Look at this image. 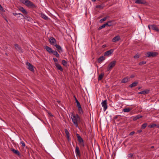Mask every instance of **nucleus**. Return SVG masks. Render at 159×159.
<instances>
[{
  "instance_id": "2eb2a0df",
  "label": "nucleus",
  "mask_w": 159,
  "mask_h": 159,
  "mask_svg": "<svg viewBox=\"0 0 159 159\" xmlns=\"http://www.w3.org/2000/svg\"><path fill=\"white\" fill-rule=\"evenodd\" d=\"M150 91V90L148 89H147L143 91L140 92H139L138 93V94H143L144 95H145L146 94H147L149 93Z\"/></svg>"
},
{
  "instance_id": "1a4fd4ad",
  "label": "nucleus",
  "mask_w": 159,
  "mask_h": 159,
  "mask_svg": "<svg viewBox=\"0 0 159 159\" xmlns=\"http://www.w3.org/2000/svg\"><path fill=\"white\" fill-rule=\"evenodd\" d=\"M50 43L53 45H54L56 43V40L55 39L52 37H51L49 39Z\"/></svg>"
},
{
  "instance_id": "20e7f679",
  "label": "nucleus",
  "mask_w": 159,
  "mask_h": 159,
  "mask_svg": "<svg viewBox=\"0 0 159 159\" xmlns=\"http://www.w3.org/2000/svg\"><path fill=\"white\" fill-rule=\"evenodd\" d=\"M116 63V61L114 60L111 61L109 64L107 68V70H111L114 67Z\"/></svg>"
},
{
  "instance_id": "7ed1b4c3",
  "label": "nucleus",
  "mask_w": 159,
  "mask_h": 159,
  "mask_svg": "<svg viewBox=\"0 0 159 159\" xmlns=\"http://www.w3.org/2000/svg\"><path fill=\"white\" fill-rule=\"evenodd\" d=\"M76 137L77 138L78 141L79 142V144L80 146L84 147V141L82 138L80 136V135L77 134H76Z\"/></svg>"
},
{
  "instance_id": "6e6d98bb",
  "label": "nucleus",
  "mask_w": 159,
  "mask_h": 159,
  "mask_svg": "<svg viewBox=\"0 0 159 159\" xmlns=\"http://www.w3.org/2000/svg\"><path fill=\"white\" fill-rule=\"evenodd\" d=\"M141 87H139L138 88V89H141Z\"/></svg>"
},
{
  "instance_id": "423d86ee",
  "label": "nucleus",
  "mask_w": 159,
  "mask_h": 159,
  "mask_svg": "<svg viewBox=\"0 0 159 159\" xmlns=\"http://www.w3.org/2000/svg\"><path fill=\"white\" fill-rule=\"evenodd\" d=\"M148 27L149 29L150 30L151 29H152L156 31H158L159 29L157 28V25H148Z\"/></svg>"
},
{
  "instance_id": "f03ea898",
  "label": "nucleus",
  "mask_w": 159,
  "mask_h": 159,
  "mask_svg": "<svg viewBox=\"0 0 159 159\" xmlns=\"http://www.w3.org/2000/svg\"><path fill=\"white\" fill-rule=\"evenodd\" d=\"M22 2L27 7L32 8H36L37 6L32 2L29 0H22Z\"/></svg>"
},
{
  "instance_id": "a18cd8bd",
  "label": "nucleus",
  "mask_w": 159,
  "mask_h": 159,
  "mask_svg": "<svg viewBox=\"0 0 159 159\" xmlns=\"http://www.w3.org/2000/svg\"><path fill=\"white\" fill-rule=\"evenodd\" d=\"M0 10L2 11L4 10L3 8L2 7V6L0 4Z\"/></svg>"
},
{
  "instance_id": "412c9836",
  "label": "nucleus",
  "mask_w": 159,
  "mask_h": 159,
  "mask_svg": "<svg viewBox=\"0 0 159 159\" xmlns=\"http://www.w3.org/2000/svg\"><path fill=\"white\" fill-rule=\"evenodd\" d=\"M129 78L126 77L124 78L121 81V83H125L129 81Z\"/></svg>"
},
{
  "instance_id": "37998d69",
  "label": "nucleus",
  "mask_w": 159,
  "mask_h": 159,
  "mask_svg": "<svg viewBox=\"0 0 159 159\" xmlns=\"http://www.w3.org/2000/svg\"><path fill=\"white\" fill-rule=\"evenodd\" d=\"M104 24V25H105V27L106 26H111L112 25H109L108 23L107 22L106 23Z\"/></svg>"
},
{
  "instance_id": "603ef678",
  "label": "nucleus",
  "mask_w": 159,
  "mask_h": 159,
  "mask_svg": "<svg viewBox=\"0 0 159 159\" xmlns=\"http://www.w3.org/2000/svg\"><path fill=\"white\" fill-rule=\"evenodd\" d=\"M32 21V22H31V23H32V24H33V22H34V23H35V22L34 21V20H31Z\"/></svg>"
},
{
  "instance_id": "c85d7f7f",
  "label": "nucleus",
  "mask_w": 159,
  "mask_h": 159,
  "mask_svg": "<svg viewBox=\"0 0 159 159\" xmlns=\"http://www.w3.org/2000/svg\"><path fill=\"white\" fill-rule=\"evenodd\" d=\"M135 2L136 3L138 4H144L143 2V1L142 0H137Z\"/></svg>"
},
{
  "instance_id": "4c0bfd02",
  "label": "nucleus",
  "mask_w": 159,
  "mask_h": 159,
  "mask_svg": "<svg viewBox=\"0 0 159 159\" xmlns=\"http://www.w3.org/2000/svg\"><path fill=\"white\" fill-rule=\"evenodd\" d=\"M53 60L55 62V63H58V60L56 58L53 57Z\"/></svg>"
},
{
  "instance_id": "de8ad7c7",
  "label": "nucleus",
  "mask_w": 159,
  "mask_h": 159,
  "mask_svg": "<svg viewBox=\"0 0 159 159\" xmlns=\"http://www.w3.org/2000/svg\"><path fill=\"white\" fill-rule=\"evenodd\" d=\"M107 22L108 23L109 25H112V24H111V21H108Z\"/></svg>"
},
{
  "instance_id": "4be33fe9",
  "label": "nucleus",
  "mask_w": 159,
  "mask_h": 159,
  "mask_svg": "<svg viewBox=\"0 0 159 159\" xmlns=\"http://www.w3.org/2000/svg\"><path fill=\"white\" fill-rule=\"evenodd\" d=\"M105 59V58L103 56H101L99 57L98 60V61L99 63H101Z\"/></svg>"
},
{
  "instance_id": "5fc2aeb1",
  "label": "nucleus",
  "mask_w": 159,
  "mask_h": 159,
  "mask_svg": "<svg viewBox=\"0 0 159 159\" xmlns=\"http://www.w3.org/2000/svg\"><path fill=\"white\" fill-rule=\"evenodd\" d=\"M154 148V146H152L151 147V148Z\"/></svg>"
},
{
  "instance_id": "f3484780",
  "label": "nucleus",
  "mask_w": 159,
  "mask_h": 159,
  "mask_svg": "<svg viewBox=\"0 0 159 159\" xmlns=\"http://www.w3.org/2000/svg\"><path fill=\"white\" fill-rule=\"evenodd\" d=\"M11 151H12L14 153L17 155L18 156L20 155V153L18 150H16L14 148H11Z\"/></svg>"
},
{
  "instance_id": "79ce46f5",
  "label": "nucleus",
  "mask_w": 159,
  "mask_h": 159,
  "mask_svg": "<svg viewBox=\"0 0 159 159\" xmlns=\"http://www.w3.org/2000/svg\"><path fill=\"white\" fill-rule=\"evenodd\" d=\"M139 56L138 55V54H136L135 56H134V58H138L139 57Z\"/></svg>"
},
{
  "instance_id": "473e14b6",
  "label": "nucleus",
  "mask_w": 159,
  "mask_h": 159,
  "mask_svg": "<svg viewBox=\"0 0 159 159\" xmlns=\"http://www.w3.org/2000/svg\"><path fill=\"white\" fill-rule=\"evenodd\" d=\"M62 63L64 66H66L67 64V62L65 60H63L62 61Z\"/></svg>"
},
{
  "instance_id": "6ab92c4d",
  "label": "nucleus",
  "mask_w": 159,
  "mask_h": 159,
  "mask_svg": "<svg viewBox=\"0 0 159 159\" xmlns=\"http://www.w3.org/2000/svg\"><path fill=\"white\" fill-rule=\"evenodd\" d=\"M139 83L136 81H134L129 86V87L132 88L134 87H135L137 86L138 84Z\"/></svg>"
},
{
  "instance_id": "4d7b16f0",
  "label": "nucleus",
  "mask_w": 159,
  "mask_h": 159,
  "mask_svg": "<svg viewBox=\"0 0 159 159\" xmlns=\"http://www.w3.org/2000/svg\"><path fill=\"white\" fill-rule=\"evenodd\" d=\"M35 23V24H33V25H35V26H36V25H37L36 24H36L35 23Z\"/></svg>"
},
{
  "instance_id": "f257e3e1",
  "label": "nucleus",
  "mask_w": 159,
  "mask_h": 159,
  "mask_svg": "<svg viewBox=\"0 0 159 159\" xmlns=\"http://www.w3.org/2000/svg\"><path fill=\"white\" fill-rule=\"evenodd\" d=\"M73 122L76 127H78V121L80 120V118L79 116L76 114V115H74L72 114L71 116Z\"/></svg>"
},
{
  "instance_id": "58836bf2",
  "label": "nucleus",
  "mask_w": 159,
  "mask_h": 159,
  "mask_svg": "<svg viewBox=\"0 0 159 159\" xmlns=\"http://www.w3.org/2000/svg\"><path fill=\"white\" fill-rule=\"evenodd\" d=\"M109 17V16H106L103 17L101 19H100V20H106L107 19H108Z\"/></svg>"
},
{
  "instance_id": "bf43d9fd",
  "label": "nucleus",
  "mask_w": 159,
  "mask_h": 159,
  "mask_svg": "<svg viewBox=\"0 0 159 159\" xmlns=\"http://www.w3.org/2000/svg\"><path fill=\"white\" fill-rule=\"evenodd\" d=\"M134 77V76L133 75H132L131 76V78H133Z\"/></svg>"
},
{
  "instance_id": "680f3d73",
  "label": "nucleus",
  "mask_w": 159,
  "mask_h": 159,
  "mask_svg": "<svg viewBox=\"0 0 159 159\" xmlns=\"http://www.w3.org/2000/svg\"><path fill=\"white\" fill-rule=\"evenodd\" d=\"M6 21H7V22H8V20H7Z\"/></svg>"
},
{
  "instance_id": "b1692460",
  "label": "nucleus",
  "mask_w": 159,
  "mask_h": 159,
  "mask_svg": "<svg viewBox=\"0 0 159 159\" xmlns=\"http://www.w3.org/2000/svg\"><path fill=\"white\" fill-rule=\"evenodd\" d=\"M104 75V74L103 73H102L100 75L98 78V81L101 80L102 79Z\"/></svg>"
},
{
  "instance_id": "39448f33",
  "label": "nucleus",
  "mask_w": 159,
  "mask_h": 159,
  "mask_svg": "<svg viewBox=\"0 0 159 159\" xmlns=\"http://www.w3.org/2000/svg\"><path fill=\"white\" fill-rule=\"evenodd\" d=\"M158 53L156 52H148L145 54L148 57H155L158 55Z\"/></svg>"
},
{
  "instance_id": "72a5a7b5",
  "label": "nucleus",
  "mask_w": 159,
  "mask_h": 159,
  "mask_svg": "<svg viewBox=\"0 0 159 159\" xmlns=\"http://www.w3.org/2000/svg\"><path fill=\"white\" fill-rule=\"evenodd\" d=\"M146 63V61H143L140 62L139 63V65H140V66H141L143 64H145Z\"/></svg>"
},
{
  "instance_id": "864d4df0",
  "label": "nucleus",
  "mask_w": 159,
  "mask_h": 159,
  "mask_svg": "<svg viewBox=\"0 0 159 159\" xmlns=\"http://www.w3.org/2000/svg\"><path fill=\"white\" fill-rule=\"evenodd\" d=\"M156 126L157 128H159V125H157Z\"/></svg>"
},
{
  "instance_id": "e433bc0d",
  "label": "nucleus",
  "mask_w": 159,
  "mask_h": 159,
  "mask_svg": "<svg viewBox=\"0 0 159 159\" xmlns=\"http://www.w3.org/2000/svg\"><path fill=\"white\" fill-rule=\"evenodd\" d=\"M65 132L67 136L69 135V133L67 129H65Z\"/></svg>"
},
{
  "instance_id": "c9c22d12",
  "label": "nucleus",
  "mask_w": 159,
  "mask_h": 159,
  "mask_svg": "<svg viewBox=\"0 0 159 159\" xmlns=\"http://www.w3.org/2000/svg\"><path fill=\"white\" fill-rule=\"evenodd\" d=\"M156 126L157 125L155 124H153L152 125H149V127L150 128H153L154 127Z\"/></svg>"
},
{
  "instance_id": "9b49d317",
  "label": "nucleus",
  "mask_w": 159,
  "mask_h": 159,
  "mask_svg": "<svg viewBox=\"0 0 159 159\" xmlns=\"http://www.w3.org/2000/svg\"><path fill=\"white\" fill-rule=\"evenodd\" d=\"M114 51V50L113 49H111L108 51L104 53L105 56H108L112 54Z\"/></svg>"
},
{
  "instance_id": "c756f323",
  "label": "nucleus",
  "mask_w": 159,
  "mask_h": 159,
  "mask_svg": "<svg viewBox=\"0 0 159 159\" xmlns=\"http://www.w3.org/2000/svg\"><path fill=\"white\" fill-rule=\"evenodd\" d=\"M104 7V5L103 4L99 5L96 6L97 8H99L101 9H102Z\"/></svg>"
},
{
  "instance_id": "f704fd0d",
  "label": "nucleus",
  "mask_w": 159,
  "mask_h": 159,
  "mask_svg": "<svg viewBox=\"0 0 159 159\" xmlns=\"http://www.w3.org/2000/svg\"><path fill=\"white\" fill-rule=\"evenodd\" d=\"M105 27V25L104 24H103L102 26H100L98 29L99 30H101L102 28H104Z\"/></svg>"
},
{
  "instance_id": "5701e85b",
  "label": "nucleus",
  "mask_w": 159,
  "mask_h": 159,
  "mask_svg": "<svg viewBox=\"0 0 159 159\" xmlns=\"http://www.w3.org/2000/svg\"><path fill=\"white\" fill-rule=\"evenodd\" d=\"M142 116L139 115H138L134 116V117L133 118V120L135 121L139 119L140 118H142Z\"/></svg>"
},
{
  "instance_id": "393cba45",
  "label": "nucleus",
  "mask_w": 159,
  "mask_h": 159,
  "mask_svg": "<svg viewBox=\"0 0 159 159\" xmlns=\"http://www.w3.org/2000/svg\"><path fill=\"white\" fill-rule=\"evenodd\" d=\"M74 97L75 98V102L77 104V107H81V106L79 102L78 101V100H77V98H76L75 96H74Z\"/></svg>"
},
{
  "instance_id": "8fccbe9b",
  "label": "nucleus",
  "mask_w": 159,
  "mask_h": 159,
  "mask_svg": "<svg viewBox=\"0 0 159 159\" xmlns=\"http://www.w3.org/2000/svg\"><path fill=\"white\" fill-rule=\"evenodd\" d=\"M106 45H102V47L103 48H105V47H106Z\"/></svg>"
},
{
  "instance_id": "ea45409f",
  "label": "nucleus",
  "mask_w": 159,
  "mask_h": 159,
  "mask_svg": "<svg viewBox=\"0 0 159 159\" xmlns=\"http://www.w3.org/2000/svg\"><path fill=\"white\" fill-rule=\"evenodd\" d=\"M20 143L21 144L22 146L23 147H25V144L23 141H20Z\"/></svg>"
},
{
  "instance_id": "aec40b11",
  "label": "nucleus",
  "mask_w": 159,
  "mask_h": 159,
  "mask_svg": "<svg viewBox=\"0 0 159 159\" xmlns=\"http://www.w3.org/2000/svg\"><path fill=\"white\" fill-rule=\"evenodd\" d=\"M19 9L25 14L26 15L27 14V11L23 7H20L19 8Z\"/></svg>"
},
{
  "instance_id": "9d476101",
  "label": "nucleus",
  "mask_w": 159,
  "mask_h": 159,
  "mask_svg": "<svg viewBox=\"0 0 159 159\" xmlns=\"http://www.w3.org/2000/svg\"><path fill=\"white\" fill-rule=\"evenodd\" d=\"M102 106L103 107V110L104 111H105L107 108V100H104L102 102Z\"/></svg>"
},
{
  "instance_id": "09e8293b",
  "label": "nucleus",
  "mask_w": 159,
  "mask_h": 159,
  "mask_svg": "<svg viewBox=\"0 0 159 159\" xmlns=\"http://www.w3.org/2000/svg\"><path fill=\"white\" fill-rule=\"evenodd\" d=\"M67 136V138L68 141H70V135Z\"/></svg>"
},
{
  "instance_id": "7c9ffc66",
  "label": "nucleus",
  "mask_w": 159,
  "mask_h": 159,
  "mask_svg": "<svg viewBox=\"0 0 159 159\" xmlns=\"http://www.w3.org/2000/svg\"><path fill=\"white\" fill-rule=\"evenodd\" d=\"M148 125L147 123H145L143 124L141 126V129H144Z\"/></svg>"
},
{
  "instance_id": "a19ab883",
  "label": "nucleus",
  "mask_w": 159,
  "mask_h": 159,
  "mask_svg": "<svg viewBox=\"0 0 159 159\" xmlns=\"http://www.w3.org/2000/svg\"><path fill=\"white\" fill-rule=\"evenodd\" d=\"M133 156V154L132 153H129L128 155V157L130 158H131Z\"/></svg>"
},
{
  "instance_id": "cd10ccee",
  "label": "nucleus",
  "mask_w": 159,
  "mask_h": 159,
  "mask_svg": "<svg viewBox=\"0 0 159 159\" xmlns=\"http://www.w3.org/2000/svg\"><path fill=\"white\" fill-rule=\"evenodd\" d=\"M131 110V109L129 108H125L123 109V111L124 112H128Z\"/></svg>"
},
{
  "instance_id": "13d9d810",
  "label": "nucleus",
  "mask_w": 159,
  "mask_h": 159,
  "mask_svg": "<svg viewBox=\"0 0 159 159\" xmlns=\"http://www.w3.org/2000/svg\"><path fill=\"white\" fill-rule=\"evenodd\" d=\"M13 14H14V15H17V14L16 13H13Z\"/></svg>"
},
{
  "instance_id": "0eeeda50",
  "label": "nucleus",
  "mask_w": 159,
  "mask_h": 159,
  "mask_svg": "<svg viewBox=\"0 0 159 159\" xmlns=\"http://www.w3.org/2000/svg\"><path fill=\"white\" fill-rule=\"evenodd\" d=\"M26 65L28 66L27 68L31 71L33 72L34 69L33 68V66L28 62H26Z\"/></svg>"
},
{
  "instance_id": "49530a36",
  "label": "nucleus",
  "mask_w": 159,
  "mask_h": 159,
  "mask_svg": "<svg viewBox=\"0 0 159 159\" xmlns=\"http://www.w3.org/2000/svg\"><path fill=\"white\" fill-rule=\"evenodd\" d=\"M142 132V129H139V130H138L137 131V132H138V133H141Z\"/></svg>"
},
{
  "instance_id": "4468645a",
  "label": "nucleus",
  "mask_w": 159,
  "mask_h": 159,
  "mask_svg": "<svg viewBox=\"0 0 159 159\" xmlns=\"http://www.w3.org/2000/svg\"><path fill=\"white\" fill-rule=\"evenodd\" d=\"M75 152L76 156H80V153L79 150V147L76 146L75 149Z\"/></svg>"
},
{
  "instance_id": "a878e982",
  "label": "nucleus",
  "mask_w": 159,
  "mask_h": 159,
  "mask_svg": "<svg viewBox=\"0 0 159 159\" xmlns=\"http://www.w3.org/2000/svg\"><path fill=\"white\" fill-rule=\"evenodd\" d=\"M52 53H53L54 55L56 56L57 57H59V55L58 54L57 52L56 51H53V52H52Z\"/></svg>"
},
{
  "instance_id": "bb28decb",
  "label": "nucleus",
  "mask_w": 159,
  "mask_h": 159,
  "mask_svg": "<svg viewBox=\"0 0 159 159\" xmlns=\"http://www.w3.org/2000/svg\"><path fill=\"white\" fill-rule=\"evenodd\" d=\"M40 16L43 19L46 20L48 19V17L44 14H41Z\"/></svg>"
},
{
  "instance_id": "c03bdc74",
  "label": "nucleus",
  "mask_w": 159,
  "mask_h": 159,
  "mask_svg": "<svg viewBox=\"0 0 159 159\" xmlns=\"http://www.w3.org/2000/svg\"><path fill=\"white\" fill-rule=\"evenodd\" d=\"M135 133V132L134 131H132V132H131L130 133L129 135H133L134 133Z\"/></svg>"
},
{
  "instance_id": "a211bd4d",
  "label": "nucleus",
  "mask_w": 159,
  "mask_h": 159,
  "mask_svg": "<svg viewBox=\"0 0 159 159\" xmlns=\"http://www.w3.org/2000/svg\"><path fill=\"white\" fill-rule=\"evenodd\" d=\"M120 39V37L119 36L117 35L113 38L112 39V41L113 42H116L119 41Z\"/></svg>"
},
{
  "instance_id": "6e6552de",
  "label": "nucleus",
  "mask_w": 159,
  "mask_h": 159,
  "mask_svg": "<svg viewBox=\"0 0 159 159\" xmlns=\"http://www.w3.org/2000/svg\"><path fill=\"white\" fill-rule=\"evenodd\" d=\"M16 49L20 52H22L21 48L18 44H15L14 45Z\"/></svg>"
},
{
  "instance_id": "dca6fc26",
  "label": "nucleus",
  "mask_w": 159,
  "mask_h": 159,
  "mask_svg": "<svg viewBox=\"0 0 159 159\" xmlns=\"http://www.w3.org/2000/svg\"><path fill=\"white\" fill-rule=\"evenodd\" d=\"M55 46L57 48V50L59 52L61 53L63 52L62 48L60 45L56 44L55 45Z\"/></svg>"
},
{
  "instance_id": "ddd939ff",
  "label": "nucleus",
  "mask_w": 159,
  "mask_h": 159,
  "mask_svg": "<svg viewBox=\"0 0 159 159\" xmlns=\"http://www.w3.org/2000/svg\"><path fill=\"white\" fill-rule=\"evenodd\" d=\"M44 47L46 50L49 53H52L53 51L51 48H50L47 46H45Z\"/></svg>"
},
{
  "instance_id": "2f4dec72",
  "label": "nucleus",
  "mask_w": 159,
  "mask_h": 159,
  "mask_svg": "<svg viewBox=\"0 0 159 159\" xmlns=\"http://www.w3.org/2000/svg\"><path fill=\"white\" fill-rule=\"evenodd\" d=\"M78 108L79 113L80 114H81L83 112L82 109L81 107V106Z\"/></svg>"
},
{
  "instance_id": "052dcab7",
  "label": "nucleus",
  "mask_w": 159,
  "mask_h": 159,
  "mask_svg": "<svg viewBox=\"0 0 159 159\" xmlns=\"http://www.w3.org/2000/svg\"><path fill=\"white\" fill-rule=\"evenodd\" d=\"M104 21V20H100V21H101V23L102 22V21Z\"/></svg>"
},
{
  "instance_id": "3c124183",
  "label": "nucleus",
  "mask_w": 159,
  "mask_h": 159,
  "mask_svg": "<svg viewBox=\"0 0 159 159\" xmlns=\"http://www.w3.org/2000/svg\"><path fill=\"white\" fill-rule=\"evenodd\" d=\"M117 118V116H115L114 117V119H116Z\"/></svg>"
},
{
  "instance_id": "f8f14e48",
  "label": "nucleus",
  "mask_w": 159,
  "mask_h": 159,
  "mask_svg": "<svg viewBox=\"0 0 159 159\" xmlns=\"http://www.w3.org/2000/svg\"><path fill=\"white\" fill-rule=\"evenodd\" d=\"M55 65L58 70H59L61 71H63V68L61 66L58 64V63H56L55 64Z\"/></svg>"
}]
</instances>
